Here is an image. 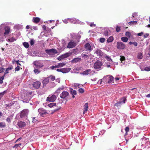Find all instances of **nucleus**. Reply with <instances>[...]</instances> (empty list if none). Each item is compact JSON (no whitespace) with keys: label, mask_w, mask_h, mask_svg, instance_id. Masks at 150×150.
<instances>
[{"label":"nucleus","mask_w":150,"mask_h":150,"mask_svg":"<svg viewBox=\"0 0 150 150\" xmlns=\"http://www.w3.org/2000/svg\"><path fill=\"white\" fill-rule=\"evenodd\" d=\"M3 74V75H2V74H0V79L2 80L4 79L5 74Z\"/></svg>","instance_id":"nucleus-53"},{"label":"nucleus","mask_w":150,"mask_h":150,"mask_svg":"<svg viewBox=\"0 0 150 150\" xmlns=\"http://www.w3.org/2000/svg\"><path fill=\"white\" fill-rule=\"evenodd\" d=\"M121 40L124 42H127L128 40V38L127 37H123L121 38Z\"/></svg>","instance_id":"nucleus-31"},{"label":"nucleus","mask_w":150,"mask_h":150,"mask_svg":"<svg viewBox=\"0 0 150 150\" xmlns=\"http://www.w3.org/2000/svg\"><path fill=\"white\" fill-rule=\"evenodd\" d=\"M95 53L99 56H102L103 54V53L102 51L98 49H97L95 50Z\"/></svg>","instance_id":"nucleus-19"},{"label":"nucleus","mask_w":150,"mask_h":150,"mask_svg":"<svg viewBox=\"0 0 150 150\" xmlns=\"http://www.w3.org/2000/svg\"><path fill=\"white\" fill-rule=\"evenodd\" d=\"M33 64L35 66V67H34L38 69H39L42 67L43 66V64L42 63L37 61L34 62L33 63Z\"/></svg>","instance_id":"nucleus-9"},{"label":"nucleus","mask_w":150,"mask_h":150,"mask_svg":"<svg viewBox=\"0 0 150 150\" xmlns=\"http://www.w3.org/2000/svg\"><path fill=\"white\" fill-rule=\"evenodd\" d=\"M16 40L13 38H11L8 39L7 40L8 42H13L15 41Z\"/></svg>","instance_id":"nucleus-40"},{"label":"nucleus","mask_w":150,"mask_h":150,"mask_svg":"<svg viewBox=\"0 0 150 150\" xmlns=\"http://www.w3.org/2000/svg\"><path fill=\"white\" fill-rule=\"evenodd\" d=\"M7 92V90L4 91L3 92L0 93V100L4 94Z\"/></svg>","instance_id":"nucleus-38"},{"label":"nucleus","mask_w":150,"mask_h":150,"mask_svg":"<svg viewBox=\"0 0 150 150\" xmlns=\"http://www.w3.org/2000/svg\"><path fill=\"white\" fill-rule=\"evenodd\" d=\"M17 125L20 128H22L25 126L26 123L25 122L22 121L18 122L17 123Z\"/></svg>","instance_id":"nucleus-20"},{"label":"nucleus","mask_w":150,"mask_h":150,"mask_svg":"<svg viewBox=\"0 0 150 150\" xmlns=\"http://www.w3.org/2000/svg\"><path fill=\"white\" fill-rule=\"evenodd\" d=\"M105 132V131L104 130H103L100 132L99 134L100 135H102Z\"/></svg>","instance_id":"nucleus-58"},{"label":"nucleus","mask_w":150,"mask_h":150,"mask_svg":"<svg viewBox=\"0 0 150 150\" xmlns=\"http://www.w3.org/2000/svg\"><path fill=\"white\" fill-rule=\"evenodd\" d=\"M103 79L99 80L97 82V83L100 85L103 84Z\"/></svg>","instance_id":"nucleus-49"},{"label":"nucleus","mask_w":150,"mask_h":150,"mask_svg":"<svg viewBox=\"0 0 150 150\" xmlns=\"http://www.w3.org/2000/svg\"><path fill=\"white\" fill-rule=\"evenodd\" d=\"M91 73V70L90 69H87L86 70L83 71V72L80 73V74L83 75L84 76H86L88 75L89 74H90Z\"/></svg>","instance_id":"nucleus-18"},{"label":"nucleus","mask_w":150,"mask_h":150,"mask_svg":"<svg viewBox=\"0 0 150 150\" xmlns=\"http://www.w3.org/2000/svg\"><path fill=\"white\" fill-rule=\"evenodd\" d=\"M105 58L107 61H109L111 62H112V60L110 57L106 56L105 57Z\"/></svg>","instance_id":"nucleus-42"},{"label":"nucleus","mask_w":150,"mask_h":150,"mask_svg":"<svg viewBox=\"0 0 150 150\" xmlns=\"http://www.w3.org/2000/svg\"><path fill=\"white\" fill-rule=\"evenodd\" d=\"M69 95V93L66 91H64L60 95L61 98L64 99L66 98Z\"/></svg>","instance_id":"nucleus-14"},{"label":"nucleus","mask_w":150,"mask_h":150,"mask_svg":"<svg viewBox=\"0 0 150 150\" xmlns=\"http://www.w3.org/2000/svg\"><path fill=\"white\" fill-rule=\"evenodd\" d=\"M149 35V34L148 33H146L144 35V38H147Z\"/></svg>","instance_id":"nucleus-61"},{"label":"nucleus","mask_w":150,"mask_h":150,"mask_svg":"<svg viewBox=\"0 0 150 150\" xmlns=\"http://www.w3.org/2000/svg\"><path fill=\"white\" fill-rule=\"evenodd\" d=\"M56 104L55 103H52L48 104V106L50 108L54 107L56 106Z\"/></svg>","instance_id":"nucleus-35"},{"label":"nucleus","mask_w":150,"mask_h":150,"mask_svg":"<svg viewBox=\"0 0 150 150\" xmlns=\"http://www.w3.org/2000/svg\"><path fill=\"white\" fill-rule=\"evenodd\" d=\"M20 69V67L18 66L15 69V71H18Z\"/></svg>","instance_id":"nucleus-64"},{"label":"nucleus","mask_w":150,"mask_h":150,"mask_svg":"<svg viewBox=\"0 0 150 150\" xmlns=\"http://www.w3.org/2000/svg\"><path fill=\"white\" fill-rule=\"evenodd\" d=\"M85 47L86 51H91L93 50L90 44L88 42L85 45Z\"/></svg>","instance_id":"nucleus-17"},{"label":"nucleus","mask_w":150,"mask_h":150,"mask_svg":"<svg viewBox=\"0 0 150 150\" xmlns=\"http://www.w3.org/2000/svg\"><path fill=\"white\" fill-rule=\"evenodd\" d=\"M16 102L15 101H11V102H9V103L5 104L4 106L6 108L11 107L12 106H13Z\"/></svg>","instance_id":"nucleus-21"},{"label":"nucleus","mask_w":150,"mask_h":150,"mask_svg":"<svg viewBox=\"0 0 150 150\" xmlns=\"http://www.w3.org/2000/svg\"><path fill=\"white\" fill-rule=\"evenodd\" d=\"M102 65V63L100 61H98L94 63V67L95 69H96L97 71H98L101 69Z\"/></svg>","instance_id":"nucleus-6"},{"label":"nucleus","mask_w":150,"mask_h":150,"mask_svg":"<svg viewBox=\"0 0 150 150\" xmlns=\"http://www.w3.org/2000/svg\"><path fill=\"white\" fill-rule=\"evenodd\" d=\"M144 70L147 71H150V66L146 67L144 69Z\"/></svg>","instance_id":"nucleus-50"},{"label":"nucleus","mask_w":150,"mask_h":150,"mask_svg":"<svg viewBox=\"0 0 150 150\" xmlns=\"http://www.w3.org/2000/svg\"><path fill=\"white\" fill-rule=\"evenodd\" d=\"M6 125L5 122H0V127L1 128H3L5 127Z\"/></svg>","instance_id":"nucleus-41"},{"label":"nucleus","mask_w":150,"mask_h":150,"mask_svg":"<svg viewBox=\"0 0 150 150\" xmlns=\"http://www.w3.org/2000/svg\"><path fill=\"white\" fill-rule=\"evenodd\" d=\"M78 91L79 93H83L84 92V90L83 88H81L79 89Z\"/></svg>","instance_id":"nucleus-44"},{"label":"nucleus","mask_w":150,"mask_h":150,"mask_svg":"<svg viewBox=\"0 0 150 150\" xmlns=\"http://www.w3.org/2000/svg\"><path fill=\"white\" fill-rule=\"evenodd\" d=\"M114 78L112 76L108 75L104 77L103 79V82L104 84L110 83L113 80Z\"/></svg>","instance_id":"nucleus-2"},{"label":"nucleus","mask_w":150,"mask_h":150,"mask_svg":"<svg viewBox=\"0 0 150 150\" xmlns=\"http://www.w3.org/2000/svg\"><path fill=\"white\" fill-rule=\"evenodd\" d=\"M29 112V110L28 109H25L22 111L21 112L20 117L22 118L26 119Z\"/></svg>","instance_id":"nucleus-4"},{"label":"nucleus","mask_w":150,"mask_h":150,"mask_svg":"<svg viewBox=\"0 0 150 150\" xmlns=\"http://www.w3.org/2000/svg\"><path fill=\"white\" fill-rule=\"evenodd\" d=\"M68 19L69 21L71 23L74 24L79 23L80 24H82L83 23V22L80 21L79 20L75 18H68Z\"/></svg>","instance_id":"nucleus-8"},{"label":"nucleus","mask_w":150,"mask_h":150,"mask_svg":"<svg viewBox=\"0 0 150 150\" xmlns=\"http://www.w3.org/2000/svg\"><path fill=\"white\" fill-rule=\"evenodd\" d=\"M30 42L31 45H33L34 43V41L33 39H31L30 41Z\"/></svg>","instance_id":"nucleus-57"},{"label":"nucleus","mask_w":150,"mask_h":150,"mask_svg":"<svg viewBox=\"0 0 150 150\" xmlns=\"http://www.w3.org/2000/svg\"><path fill=\"white\" fill-rule=\"evenodd\" d=\"M125 35L130 39H132V36L131 34L129 32H126L125 33Z\"/></svg>","instance_id":"nucleus-27"},{"label":"nucleus","mask_w":150,"mask_h":150,"mask_svg":"<svg viewBox=\"0 0 150 150\" xmlns=\"http://www.w3.org/2000/svg\"><path fill=\"white\" fill-rule=\"evenodd\" d=\"M40 19L38 17H35L33 18V21L35 23H37L40 21Z\"/></svg>","instance_id":"nucleus-30"},{"label":"nucleus","mask_w":150,"mask_h":150,"mask_svg":"<svg viewBox=\"0 0 150 150\" xmlns=\"http://www.w3.org/2000/svg\"><path fill=\"white\" fill-rule=\"evenodd\" d=\"M46 52L51 56L54 55L55 54L57 53V51L55 49H47L45 50Z\"/></svg>","instance_id":"nucleus-5"},{"label":"nucleus","mask_w":150,"mask_h":150,"mask_svg":"<svg viewBox=\"0 0 150 150\" xmlns=\"http://www.w3.org/2000/svg\"><path fill=\"white\" fill-rule=\"evenodd\" d=\"M69 68H62L61 72L63 73H66L68 72L71 70Z\"/></svg>","instance_id":"nucleus-23"},{"label":"nucleus","mask_w":150,"mask_h":150,"mask_svg":"<svg viewBox=\"0 0 150 150\" xmlns=\"http://www.w3.org/2000/svg\"><path fill=\"white\" fill-rule=\"evenodd\" d=\"M120 30V28L119 27L117 26L116 27V30L117 32H119Z\"/></svg>","instance_id":"nucleus-63"},{"label":"nucleus","mask_w":150,"mask_h":150,"mask_svg":"<svg viewBox=\"0 0 150 150\" xmlns=\"http://www.w3.org/2000/svg\"><path fill=\"white\" fill-rule=\"evenodd\" d=\"M137 58L139 59H142L143 58V54L142 53H139L137 55Z\"/></svg>","instance_id":"nucleus-33"},{"label":"nucleus","mask_w":150,"mask_h":150,"mask_svg":"<svg viewBox=\"0 0 150 150\" xmlns=\"http://www.w3.org/2000/svg\"><path fill=\"white\" fill-rule=\"evenodd\" d=\"M71 55V53L70 52L64 54H63L59 57L57 59L59 60H61L62 59H63L65 58H67Z\"/></svg>","instance_id":"nucleus-10"},{"label":"nucleus","mask_w":150,"mask_h":150,"mask_svg":"<svg viewBox=\"0 0 150 150\" xmlns=\"http://www.w3.org/2000/svg\"><path fill=\"white\" fill-rule=\"evenodd\" d=\"M63 89V88H61V87H59L57 89L55 93H59V91L60 90H62Z\"/></svg>","instance_id":"nucleus-46"},{"label":"nucleus","mask_w":150,"mask_h":150,"mask_svg":"<svg viewBox=\"0 0 150 150\" xmlns=\"http://www.w3.org/2000/svg\"><path fill=\"white\" fill-rule=\"evenodd\" d=\"M125 59V58L124 56H122L121 57L120 60L121 61H124Z\"/></svg>","instance_id":"nucleus-62"},{"label":"nucleus","mask_w":150,"mask_h":150,"mask_svg":"<svg viewBox=\"0 0 150 150\" xmlns=\"http://www.w3.org/2000/svg\"><path fill=\"white\" fill-rule=\"evenodd\" d=\"M81 32H79L77 34L74 33H71L70 35L73 41L70 42L68 44L67 48H71L75 47L79 42L81 38Z\"/></svg>","instance_id":"nucleus-1"},{"label":"nucleus","mask_w":150,"mask_h":150,"mask_svg":"<svg viewBox=\"0 0 150 150\" xmlns=\"http://www.w3.org/2000/svg\"><path fill=\"white\" fill-rule=\"evenodd\" d=\"M113 40V37L112 36L110 37L107 39V42H110L112 41Z\"/></svg>","instance_id":"nucleus-37"},{"label":"nucleus","mask_w":150,"mask_h":150,"mask_svg":"<svg viewBox=\"0 0 150 150\" xmlns=\"http://www.w3.org/2000/svg\"><path fill=\"white\" fill-rule=\"evenodd\" d=\"M16 62L17 65H21V64L20 63H19V61L18 60V61H15V60H13V64L14 63V62Z\"/></svg>","instance_id":"nucleus-54"},{"label":"nucleus","mask_w":150,"mask_h":150,"mask_svg":"<svg viewBox=\"0 0 150 150\" xmlns=\"http://www.w3.org/2000/svg\"><path fill=\"white\" fill-rule=\"evenodd\" d=\"M31 98L30 94H24L21 95V100L23 103H28Z\"/></svg>","instance_id":"nucleus-3"},{"label":"nucleus","mask_w":150,"mask_h":150,"mask_svg":"<svg viewBox=\"0 0 150 150\" xmlns=\"http://www.w3.org/2000/svg\"><path fill=\"white\" fill-rule=\"evenodd\" d=\"M41 84V83L40 81H36L33 83V86L35 88L38 89L40 88Z\"/></svg>","instance_id":"nucleus-15"},{"label":"nucleus","mask_w":150,"mask_h":150,"mask_svg":"<svg viewBox=\"0 0 150 150\" xmlns=\"http://www.w3.org/2000/svg\"><path fill=\"white\" fill-rule=\"evenodd\" d=\"M108 32L107 30H105L104 32V34L105 36H107L108 35Z\"/></svg>","instance_id":"nucleus-59"},{"label":"nucleus","mask_w":150,"mask_h":150,"mask_svg":"<svg viewBox=\"0 0 150 150\" xmlns=\"http://www.w3.org/2000/svg\"><path fill=\"white\" fill-rule=\"evenodd\" d=\"M39 113L42 117L45 116L47 113L46 111L42 108H40L38 110Z\"/></svg>","instance_id":"nucleus-13"},{"label":"nucleus","mask_w":150,"mask_h":150,"mask_svg":"<svg viewBox=\"0 0 150 150\" xmlns=\"http://www.w3.org/2000/svg\"><path fill=\"white\" fill-rule=\"evenodd\" d=\"M69 91H70V93L71 95H76L77 94V93L76 91L74 90L73 89L71 88H69Z\"/></svg>","instance_id":"nucleus-29"},{"label":"nucleus","mask_w":150,"mask_h":150,"mask_svg":"<svg viewBox=\"0 0 150 150\" xmlns=\"http://www.w3.org/2000/svg\"><path fill=\"white\" fill-rule=\"evenodd\" d=\"M129 44L130 45H131L132 44V45H134V46L135 47L137 46L138 45V43L136 42H129Z\"/></svg>","instance_id":"nucleus-36"},{"label":"nucleus","mask_w":150,"mask_h":150,"mask_svg":"<svg viewBox=\"0 0 150 150\" xmlns=\"http://www.w3.org/2000/svg\"><path fill=\"white\" fill-rule=\"evenodd\" d=\"M84 107V111L83 113H85L88 110V103H86L83 106Z\"/></svg>","instance_id":"nucleus-26"},{"label":"nucleus","mask_w":150,"mask_h":150,"mask_svg":"<svg viewBox=\"0 0 150 150\" xmlns=\"http://www.w3.org/2000/svg\"><path fill=\"white\" fill-rule=\"evenodd\" d=\"M57 97L55 95H53L51 96L50 95L47 98V100L50 102H54L56 100Z\"/></svg>","instance_id":"nucleus-11"},{"label":"nucleus","mask_w":150,"mask_h":150,"mask_svg":"<svg viewBox=\"0 0 150 150\" xmlns=\"http://www.w3.org/2000/svg\"><path fill=\"white\" fill-rule=\"evenodd\" d=\"M4 69L0 67V74H5L4 71Z\"/></svg>","instance_id":"nucleus-45"},{"label":"nucleus","mask_w":150,"mask_h":150,"mask_svg":"<svg viewBox=\"0 0 150 150\" xmlns=\"http://www.w3.org/2000/svg\"><path fill=\"white\" fill-rule=\"evenodd\" d=\"M21 145V144H15L13 147V148H17L18 147L20 146Z\"/></svg>","instance_id":"nucleus-52"},{"label":"nucleus","mask_w":150,"mask_h":150,"mask_svg":"<svg viewBox=\"0 0 150 150\" xmlns=\"http://www.w3.org/2000/svg\"><path fill=\"white\" fill-rule=\"evenodd\" d=\"M32 122L33 123H36L38 122V121L37 119H35V117H33V120L32 121Z\"/></svg>","instance_id":"nucleus-48"},{"label":"nucleus","mask_w":150,"mask_h":150,"mask_svg":"<svg viewBox=\"0 0 150 150\" xmlns=\"http://www.w3.org/2000/svg\"><path fill=\"white\" fill-rule=\"evenodd\" d=\"M125 130L126 132L125 134L126 135L127 133L129 131V128L128 127H126L125 129Z\"/></svg>","instance_id":"nucleus-56"},{"label":"nucleus","mask_w":150,"mask_h":150,"mask_svg":"<svg viewBox=\"0 0 150 150\" xmlns=\"http://www.w3.org/2000/svg\"><path fill=\"white\" fill-rule=\"evenodd\" d=\"M49 81V79L48 78H45L42 81V84H43V87H44L47 84Z\"/></svg>","instance_id":"nucleus-22"},{"label":"nucleus","mask_w":150,"mask_h":150,"mask_svg":"<svg viewBox=\"0 0 150 150\" xmlns=\"http://www.w3.org/2000/svg\"><path fill=\"white\" fill-rule=\"evenodd\" d=\"M23 45L24 47L26 48H28L29 46V44L27 42H24Z\"/></svg>","instance_id":"nucleus-39"},{"label":"nucleus","mask_w":150,"mask_h":150,"mask_svg":"<svg viewBox=\"0 0 150 150\" xmlns=\"http://www.w3.org/2000/svg\"><path fill=\"white\" fill-rule=\"evenodd\" d=\"M65 65V64L64 63H60L57 64V65L54 66H52L50 67L51 69L54 70L56 68L62 67H63Z\"/></svg>","instance_id":"nucleus-12"},{"label":"nucleus","mask_w":150,"mask_h":150,"mask_svg":"<svg viewBox=\"0 0 150 150\" xmlns=\"http://www.w3.org/2000/svg\"><path fill=\"white\" fill-rule=\"evenodd\" d=\"M105 40V39L104 38H100V41L101 43H103L104 42Z\"/></svg>","instance_id":"nucleus-51"},{"label":"nucleus","mask_w":150,"mask_h":150,"mask_svg":"<svg viewBox=\"0 0 150 150\" xmlns=\"http://www.w3.org/2000/svg\"><path fill=\"white\" fill-rule=\"evenodd\" d=\"M81 59V58L77 57L73 59L71 62L72 63H76L79 61Z\"/></svg>","instance_id":"nucleus-24"},{"label":"nucleus","mask_w":150,"mask_h":150,"mask_svg":"<svg viewBox=\"0 0 150 150\" xmlns=\"http://www.w3.org/2000/svg\"><path fill=\"white\" fill-rule=\"evenodd\" d=\"M116 47L118 49L123 50L125 48L126 46L122 42H117Z\"/></svg>","instance_id":"nucleus-7"},{"label":"nucleus","mask_w":150,"mask_h":150,"mask_svg":"<svg viewBox=\"0 0 150 150\" xmlns=\"http://www.w3.org/2000/svg\"><path fill=\"white\" fill-rule=\"evenodd\" d=\"M34 70L33 71L36 74H37L40 73L41 71V70H40L39 69L36 68L35 67H34Z\"/></svg>","instance_id":"nucleus-28"},{"label":"nucleus","mask_w":150,"mask_h":150,"mask_svg":"<svg viewBox=\"0 0 150 150\" xmlns=\"http://www.w3.org/2000/svg\"><path fill=\"white\" fill-rule=\"evenodd\" d=\"M48 78H50L52 81H54L55 79V76H52V75L49 76Z\"/></svg>","instance_id":"nucleus-47"},{"label":"nucleus","mask_w":150,"mask_h":150,"mask_svg":"<svg viewBox=\"0 0 150 150\" xmlns=\"http://www.w3.org/2000/svg\"><path fill=\"white\" fill-rule=\"evenodd\" d=\"M122 104L121 103L120 101H119V102L115 103L114 105L117 107H120Z\"/></svg>","instance_id":"nucleus-43"},{"label":"nucleus","mask_w":150,"mask_h":150,"mask_svg":"<svg viewBox=\"0 0 150 150\" xmlns=\"http://www.w3.org/2000/svg\"><path fill=\"white\" fill-rule=\"evenodd\" d=\"M81 56L85 60H87L89 57V56L88 55L83 53L81 54Z\"/></svg>","instance_id":"nucleus-25"},{"label":"nucleus","mask_w":150,"mask_h":150,"mask_svg":"<svg viewBox=\"0 0 150 150\" xmlns=\"http://www.w3.org/2000/svg\"><path fill=\"white\" fill-rule=\"evenodd\" d=\"M137 23V21H132L129 23V24H136Z\"/></svg>","instance_id":"nucleus-55"},{"label":"nucleus","mask_w":150,"mask_h":150,"mask_svg":"<svg viewBox=\"0 0 150 150\" xmlns=\"http://www.w3.org/2000/svg\"><path fill=\"white\" fill-rule=\"evenodd\" d=\"M3 25H4V24H2L0 25V27L1 28L0 29V35H1V34H3L4 33V28H2L1 27Z\"/></svg>","instance_id":"nucleus-34"},{"label":"nucleus","mask_w":150,"mask_h":150,"mask_svg":"<svg viewBox=\"0 0 150 150\" xmlns=\"http://www.w3.org/2000/svg\"><path fill=\"white\" fill-rule=\"evenodd\" d=\"M5 32L4 33V35L6 37V35H8L10 32V28L8 26H6L4 28Z\"/></svg>","instance_id":"nucleus-16"},{"label":"nucleus","mask_w":150,"mask_h":150,"mask_svg":"<svg viewBox=\"0 0 150 150\" xmlns=\"http://www.w3.org/2000/svg\"><path fill=\"white\" fill-rule=\"evenodd\" d=\"M69 20L68 18L67 19H65L64 20H63V22L65 24H67L68 23V21Z\"/></svg>","instance_id":"nucleus-60"},{"label":"nucleus","mask_w":150,"mask_h":150,"mask_svg":"<svg viewBox=\"0 0 150 150\" xmlns=\"http://www.w3.org/2000/svg\"><path fill=\"white\" fill-rule=\"evenodd\" d=\"M126 100V98L124 97L122 98L119 101L122 104L125 103Z\"/></svg>","instance_id":"nucleus-32"}]
</instances>
